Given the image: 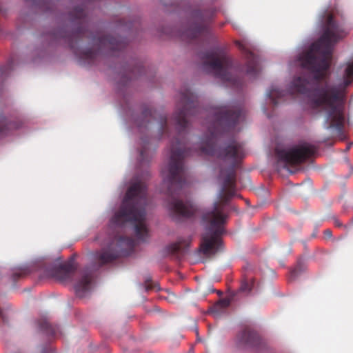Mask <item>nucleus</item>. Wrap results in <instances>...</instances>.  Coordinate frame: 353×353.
Segmentation results:
<instances>
[{"label": "nucleus", "instance_id": "obj_1", "mask_svg": "<svg viewBox=\"0 0 353 353\" xmlns=\"http://www.w3.org/2000/svg\"><path fill=\"white\" fill-rule=\"evenodd\" d=\"M321 37L300 57L301 65L313 75L312 81L315 87L310 92L311 82L305 77H297L292 82L288 90H280L272 87L267 92L272 106L285 101L287 95L308 94L310 103L314 110L326 114L327 128H334L341 133L345 121L344 105L347 88L353 82V61L349 63L343 77L336 83L328 81V69L330 65L334 45L344 37L342 27L334 19L332 14H326L323 24Z\"/></svg>", "mask_w": 353, "mask_h": 353}, {"label": "nucleus", "instance_id": "obj_2", "mask_svg": "<svg viewBox=\"0 0 353 353\" xmlns=\"http://www.w3.org/2000/svg\"><path fill=\"white\" fill-rule=\"evenodd\" d=\"M212 117L208 127V134L202 141L201 153L228 161L231 165L227 170H221L220 176L223 178V185L219 194V201L214 202L212 208L205 212L202 221L205 232L202 235L199 251L205 256L215 254L221 245V235L224 232L223 225L227 216L224 208L236 195V173L234 167L244 157L242 144L230 140L223 148L217 147L219 137L225 132L234 128L243 117V111H210Z\"/></svg>", "mask_w": 353, "mask_h": 353}, {"label": "nucleus", "instance_id": "obj_3", "mask_svg": "<svg viewBox=\"0 0 353 353\" xmlns=\"http://www.w3.org/2000/svg\"><path fill=\"white\" fill-rule=\"evenodd\" d=\"M205 112L199 105L197 97L189 88H184L180 91L177 110L173 115L178 134L171 143L168 165L163 170V185L166 188L168 196L167 207L171 216L175 219L191 217L197 210L192 201L183 200L187 176L183 159L190 152L180 138L185 132L189 117L205 115Z\"/></svg>", "mask_w": 353, "mask_h": 353}, {"label": "nucleus", "instance_id": "obj_4", "mask_svg": "<svg viewBox=\"0 0 353 353\" xmlns=\"http://www.w3.org/2000/svg\"><path fill=\"white\" fill-rule=\"evenodd\" d=\"M71 31L68 27L53 31L52 41L64 39L82 65L94 64L99 56H119L127 46L121 37H110L101 31H94L88 13L83 6L74 7L68 14Z\"/></svg>", "mask_w": 353, "mask_h": 353}, {"label": "nucleus", "instance_id": "obj_5", "mask_svg": "<svg viewBox=\"0 0 353 353\" xmlns=\"http://www.w3.org/2000/svg\"><path fill=\"white\" fill-rule=\"evenodd\" d=\"M148 204L147 187L145 183L137 181L128 189L119 210L110 220L113 229L130 223L134 226L137 238L145 241L148 235L145 225V207Z\"/></svg>", "mask_w": 353, "mask_h": 353}, {"label": "nucleus", "instance_id": "obj_6", "mask_svg": "<svg viewBox=\"0 0 353 353\" xmlns=\"http://www.w3.org/2000/svg\"><path fill=\"white\" fill-rule=\"evenodd\" d=\"M202 60L204 70L212 72L216 77L228 83L230 86L239 88L243 85L241 79L231 74L232 60L225 52L214 49L203 53Z\"/></svg>", "mask_w": 353, "mask_h": 353}, {"label": "nucleus", "instance_id": "obj_7", "mask_svg": "<svg viewBox=\"0 0 353 353\" xmlns=\"http://www.w3.org/2000/svg\"><path fill=\"white\" fill-rule=\"evenodd\" d=\"M188 26L183 33V38L190 41L197 39H206L211 37L210 24L214 17L215 10L212 8H203L199 6L188 8Z\"/></svg>", "mask_w": 353, "mask_h": 353}, {"label": "nucleus", "instance_id": "obj_8", "mask_svg": "<svg viewBox=\"0 0 353 353\" xmlns=\"http://www.w3.org/2000/svg\"><path fill=\"white\" fill-rule=\"evenodd\" d=\"M134 246L135 242L132 237L116 235L111 240L108 248H102L100 251L94 253L93 259L99 268L112 262L120 255L125 254L126 251L132 250Z\"/></svg>", "mask_w": 353, "mask_h": 353}, {"label": "nucleus", "instance_id": "obj_9", "mask_svg": "<svg viewBox=\"0 0 353 353\" xmlns=\"http://www.w3.org/2000/svg\"><path fill=\"white\" fill-rule=\"evenodd\" d=\"M315 152L312 145L303 143L296 145L289 149L276 148L274 150L276 159V166L286 168L288 165H294L303 163Z\"/></svg>", "mask_w": 353, "mask_h": 353}, {"label": "nucleus", "instance_id": "obj_10", "mask_svg": "<svg viewBox=\"0 0 353 353\" xmlns=\"http://www.w3.org/2000/svg\"><path fill=\"white\" fill-rule=\"evenodd\" d=\"M236 345L240 348L250 349L257 352L263 347L259 335L250 327L244 328L237 334Z\"/></svg>", "mask_w": 353, "mask_h": 353}, {"label": "nucleus", "instance_id": "obj_11", "mask_svg": "<svg viewBox=\"0 0 353 353\" xmlns=\"http://www.w3.org/2000/svg\"><path fill=\"white\" fill-rule=\"evenodd\" d=\"M151 120H158L161 134H168L167 117L163 114H157L156 111H153L150 108H145L141 113V118L137 122L138 126L142 128L146 126Z\"/></svg>", "mask_w": 353, "mask_h": 353}, {"label": "nucleus", "instance_id": "obj_12", "mask_svg": "<svg viewBox=\"0 0 353 353\" xmlns=\"http://www.w3.org/2000/svg\"><path fill=\"white\" fill-rule=\"evenodd\" d=\"M77 270V267L72 262H67L63 264L50 268L48 270V276L56 279L65 281L72 279Z\"/></svg>", "mask_w": 353, "mask_h": 353}, {"label": "nucleus", "instance_id": "obj_13", "mask_svg": "<svg viewBox=\"0 0 353 353\" xmlns=\"http://www.w3.org/2000/svg\"><path fill=\"white\" fill-rule=\"evenodd\" d=\"M145 69L140 61L132 60L128 65L123 68L121 74V84L125 85L133 79H137L145 74Z\"/></svg>", "mask_w": 353, "mask_h": 353}, {"label": "nucleus", "instance_id": "obj_14", "mask_svg": "<svg viewBox=\"0 0 353 353\" xmlns=\"http://www.w3.org/2000/svg\"><path fill=\"white\" fill-rule=\"evenodd\" d=\"M235 44L242 51L246 59V74L252 77H256L259 72L257 58L241 41H236Z\"/></svg>", "mask_w": 353, "mask_h": 353}, {"label": "nucleus", "instance_id": "obj_15", "mask_svg": "<svg viewBox=\"0 0 353 353\" xmlns=\"http://www.w3.org/2000/svg\"><path fill=\"white\" fill-rule=\"evenodd\" d=\"M93 275L91 272H85L81 278L74 285L76 294L79 297H83L92 288Z\"/></svg>", "mask_w": 353, "mask_h": 353}, {"label": "nucleus", "instance_id": "obj_16", "mask_svg": "<svg viewBox=\"0 0 353 353\" xmlns=\"http://www.w3.org/2000/svg\"><path fill=\"white\" fill-rule=\"evenodd\" d=\"M21 126L22 122L19 120L11 121L3 116H0V134H8Z\"/></svg>", "mask_w": 353, "mask_h": 353}, {"label": "nucleus", "instance_id": "obj_17", "mask_svg": "<svg viewBox=\"0 0 353 353\" xmlns=\"http://www.w3.org/2000/svg\"><path fill=\"white\" fill-rule=\"evenodd\" d=\"M30 273V270L27 266L19 267L12 270L10 280L12 283V285H14L16 282L26 276Z\"/></svg>", "mask_w": 353, "mask_h": 353}, {"label": "nucleus", "instance_id": "obj_18", "mask_svg": "<svg viewBox=\"0 0 353 353\" xmlns=\"http://www.w3.org/2000/svg\"><path fill=\"white\" fill-rule=\"evenodd\" d=\"M37 323L39 330L50 336H54L58 330L57 327L51 325L46 319H40Z\"/></svg>", "mask_w": 353, "mask_h": 353}, {"label": "nucleus", "instance_id": "obj_19", "mask_svg": "<svg viewBox=\"0 0 353 353\" xmlns=\"http://www.w3.org/2000/svg\"><path fill=\"white\" fill-rule=\"evenodd\" d=\"M229 305L230 302L228 300L221 299L210 308V312L216 317L221 312L225 310Z\"/></svg>", "mask_w": 353, "mask_h": 353}, {"label": "nucleus", "instance_id": "obj_20", "mask_svg": "<svg viewBox=\"0 0 353 353\" xmlns=\"http://www.w3.org/2000/svg\"><path fill=\"white\" fill-rule=\"evenodd\" d=\"M27 1H31L32 5L39 8L44 12L50 11L54 5L52 0H26Z\"/></svg>", "mask_w": 353, "mask_h": 353}, {"label": "nucleus", "instance_id": "obj_21", "mask_svg": "<svg viewBox=\"0 0 353 353\" xmlns=\"http://www.w3.org/2000/svg\"><path fill=\"white\" fill-rule=\"evenodd\" d=\"M181 252V245L178 243H171L165 248V252L167 255H170L176 259L180 258Z\"/></svg>", "mask_w": 353, "mask_h": 353}, {"label": "nucleus", "instance_id": "obj_22", "mask_svg": "<svg viewBox=\"0 0 353 353\" xmlns=\"http://www.w3.org/2000/svg\"><path fill=\"white\" fill-rule=\"evenodd\" d=\"M143 147L140 151V161L141 163L148 162L152 158V154L148 151V143L143 139Z\"/></svg>", "mask_w": 353, "mask_h": 353}, {"label": "nucleus", "instance_id": "obj_23", "mask_svg": "<svg viewBox=\"0 0 353 353\" xmlns=\"http://www.w3.org/2000/svg\"><path fill=\"white\" fill-rule=\"evenodd\" d=\"M254 281L250 280H243L241 284L239 290L242 292H250L253 287Z\"/></svg>", "mask_w": 353, "mask_h": 353}, {"label": "nucleus", "instance_id": "obj_24", "mask_svg": "<svg viewBox=\"0 0 353 353\" xmlns=\"http://www.w3.org/2000/svg\"><path fill=\"white\" fill-rule=\"evenodd\" d=\"M302 271L301 267L300 264H298L291 272L290 276L291 279H294L296 276H298Z\"/></svg>", "mask_w": 353, "mask_h": 353}, {"label": "nucleus", "instance_id": "obj_25", "mask_svg": "<svg viewBox=\"0 0 353 353\" xmlns=\"http://www.w3.org/2000/svg\"><path fill=\"white\" fill-rule=\"evenodd\" d=\"M324 234H325V235L326 236H327V237H331V236H332V231H331V230H325L324 231Z\"/></svg>", "mask_w": 353, "mask_h": 353}, {"label": "nucleus", "instance_id": "obj_26", "mask_svg": "<svg viewBox=\"0 0 353 353\" xmlns=\"http://www.w3.org/2000/svg\"><path fill=\"white\" fill-rule=\"evenodd\" d=\"M0 319H2L3 321H6V319H5V316L3 315V312L2 311V310L0 308Z\"/></svg>", "mask_w": 353, "mask_h": 353}, {"label": "nucleus", "instance_id": "obj_27", "mask_svg": "<svg viewBox=\"0 0 353 353\" xmlns=\"http://www.w3.org/2000/svg\"><path fill=\"white\" fill-rule=\"evenodd\" d=\"M5 13V10L3 7L0 6V15H3Z\"/></svg>", "mask_w": 353, "mask_h": 353}, {"label": "nucleus", "instance_id": "obj_28", "mask_svg": "<svg viewBox=\"0 0 353 353\" xmlns=\"http://www.w3.org/2000/svg\"><path fill=\"white\" fill-rule=\"evenodd\" d=\"M263 110H264V112L266 113V114H267V116H268V117H271V115H270L269 113H268V112H267V109H266L265 108H264Z\"/></svg>", "mask_w": 353, "mask_h": 353}, {"label": "nucleus", "instance_id": "obj_29", "mask_svg": "<svg viewBox=\"0 0 353 353\" xmlns=\"http://www.w3.org/2000/svg\"><path fill=\"white\" fill-rule=\"evenodd\" d=\"M336 225H338V226L341 225V224L339 223H338V221H336Z\"/></svg>", "mask_w": 353, "mask_h": 353}]
</instances>
